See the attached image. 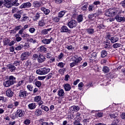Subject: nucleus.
<instances>
[{"label":"nucleus","instance_id":"obj_1","mask_svg":"<svg viewBox=\"0 0 125 125\" xmlns=\"http://www.w3.org/2000/svg\"><path fill=\"white\" fill-rule=\"evenodd\" d=\"M16 83V78L13 76H10L9 78L5 80L3 83V85L6 87H9L10 85L14 84Z\"/></svg>","mask_w":125,"mask_h":125},{"label":"nucleus","instance_id":"obj_2","mask_svg":"<svg viewBox=\"0 0 125 125\" xmlns=\"http://www.w3.org/2000/svg\"><path fill=\"white\" fill-rule=\"evenodd\" d=\"M49 72H50V69L46 67L41 68L36 71V73L38 75H46V74H48Z\"/></svg>","mask_w":125,"mask_h":125},{"label":"nucleus","instance_id":"obj_3","mask_svg":"<svg viewBox=\"0 0 125 125\" xmlns=\"http://www.w3.org/2000/svg\"><path fill=\"white\" fill-rule=\"evenodd\" d=\"M116 14H117V11L114 9H109L106 11L105 13V16H107L108 17H114Z\"/></svg>","mask_w":125,"mask_h":125},{"label":"nucleus","instance_id":"obj_4","mask_svg":"<svg viewBox=\"0 0 125 125\" xmlns=\"http://www.w3.org/2000/svg\"><path fill=\"white\" fill-rule=\"evenodd\" d=\"M30 56H31V52L28 51L23 52L21 56V61L27 60Z\"/></svg>","mask_w":125,"mask_h":125},{"label":"nucleus","instance_id":"obj_5","mask_svg":"<svg viewBox=\"0 0 125 125\" xmlns=\"http://www.w3.org/2000/svg\"><path fill=\"white\" fill-rule=\"evenodd\" d=\"M69 28L70 29H73V28H75V27H76L77 25V21L75 20H73L72 21H70L67 24Z\"/></svg>","mask_w":125,"mask_h":125},{"label":"nucleus","instance_id":"obj_6","mask_svg":"<svg viewBox=\"0 0 125 125\" xmlns=\"http://www.w3.org/2000/svg\"><path fill=\"white\" fill-rule=\"evenodd\" d=\"M32 7V3L30 2L22 3L20 6V8H30Z\"/></svg>","mask_w":125,"mask_h":125},{"label":"nucleus","instance_id":"obj_7","mask_svg":"<svg viewBox=\"0 0 125 125\" xmlns=\"http://www.w3.org/2000/svg\"><path fill=\"white\" fill-rule=\"evenodd\" d=\"M71 59H73V60H74V62L77 65L78 64H79V63H80V62H81L82 60H83V59H82V57H78V56L72 57Z\"/></svg>","mask_w":125,"mask_h":125},{"label":"nucleus","instance_id":"obj_8","mask_svg":"<svg viewBox=\"0 0 125 125\" xmlns=\"http://www.w3.org/2000/svg\"><path fill=\"white\" fill-rule=\"evenodd\" d=\"M52 37L49 39L44 38L42 40V42L43 43V44H49V43L52 42Z\"/></svg>","mask_w":125,"mask_h":125},{"label":"nucleus","instance_id":"obj_9","mask_svg":"<svg viewBox=\"0 0 125 125\" xmlns=\"http://www.w3.org/2000/svg\"><path fill=\"white\" fill-rule=\"evenodd\" d=\"M34 115L35 117H40L42 115V111L40 108H37L34 111Z\"/></svg>","mask_w":125,"mask_h":125},{"label":"nucleus","instance_id":"obj_10","mask_svg":"<svg viewBox=\"0 0 125 125\" xmlns=\"http://www.w3.org/2000/svg\"><path fill=\"white\" fill-rule=\"evenodd\" d=\"M24 115L25 112L21 109H18L16 113V116H18L20 118H22Z\"/></svg>","mask_w":125,"mask_h":125},{"label":"nucleus","instance_id":"obj_11","mask_svg":"<svg viewBox=\"0 0 125 125\" xmlns=\"http://www.w3.org/2000/svg\"><path fill=\"white\" fill-rule=\"evenodd\" d=\"M45 57H44L43 55L40 54L38 58V62H39V63H43V62H44V61H45Z\"/></svg>","mask_w":125,"mask_h":125},{"label":"nucleus","instance_id":"obj_12","mask_svg":"<svg viewBox=\"0 0 125 125\" xmlns=\"http://www.w3.org/2000/svg\"><path fill=\"white\" fill-rule=\"evenodd\" d=\"M12 0H4L5 1V6L7 8H10L12 6L11 4V1Z\"/></svg>","mask_w":125,"mask_h":125},{"label":"nucleus","instance_id":"obj_13","mask_svg":"<svg viewBox=\"0 0 125 125\" xmlns=\"http://www.w3.org/2000/svg\"><path fill=\"white\" fill-rule=\"evenodd\" d=\"M6 94L8 97H12L14 93H13V91H12L11 89L9 88L6 90Z\"/></svg>","mask_w":125,"mask_h":125},{"label":"nucleus","instance_id":"obj_14","mask_svg":"<svg viewBox=\"0 0 125 125\" xmlns=\"http://www.w3.org/2000/svg\"><path fill=\"white\" fill-rule=\"evenodd\" d=\"M19 96L20 97H26V96H28V92L24 90H21L19 92Z\"/></svg>","mask_w":125,"mask_h":125},{"label":"nucleus","instance_id":"obj_15","mask_svg":"<svg viewBox=\"0 0 125 125\" xmlns=\"http://www.w3.org/2000/svg\"><path fill=\"white\" fill-rule=\"evenodd\" d=\"M115 19L117 21V22H122L123 21H125V17H122L119 15H117L115 17Z\"/></svg>","mask_w":125,"mask_h":125},{"label":"nucleus","instance_id":"obj_16","mask_svg":"<svg viewBox=\"0 0 125 125\" xmlns=\"http://www.w3.org/2000/svg\"><path fill=\"white\" fill-rule=\"evenodd\" d=\"M38 50L39 52H42V53H43L44 52H45V51H46L47 48L46 47H44V46L42 45L38 48Z\"/></svg>","mask_w":125,"mask_h":125},{"label":"nucleus","instance_id":"obj_17","mask_svg":"<svg viewBox=\"0 0 125 125\" xmlns=\"http://www.w3.org/2000/svg\"><path fill=\"white\" fill-rule=\"evenodd\" d=\"M42 11H43L44 14L45 15H48L49 14V13L50 12V10L48 9L45 8V7H43L41 8Z\"/></svg>","mask_w":125,"mask_h":125},{"label":"nucleus","instance_id":"obj_18","mask_svg":"<svg viewBox=\"0 0 125 125\" xmlns=\"http://www.w3.org/2000/svg\"><path fill=\"white\" fill-rule=\"evenodd\" d=\"M33 5L35 8H39V7H41V4L39 1H34L33 2Z\"/></svg>","mask_w":125,"mask_h":125},{"label":"nucleus","instance_id":"obj_19","mask_svg":"<svg viewBox=\"0 0 125 125\" xmlns=\"http://www.w3.org/2000/svg\"><path fill=\"white\" fill-rule=\"evenodd\" d=\"M119 41V37L117 36H114L111 38L110 42L111 43H115V42H117Z\"/></svg>","mask_w":125,"mask_h":125},{"label":"nucleus","instance_id":"obj_20","mask_svg":"<svg viewBox=\"0 0 125 125\" xmlns=\"http://www.w3.org/2000/svg\"><path fill=\"white\" fill-rule=\"evenodd\" d=\"M37 107V105L36 104V103H32L31 104H28V108L30 110H33L34 109H36V107Z\"/></svg>","mask_w":125,"mask_h":125},{"label":"nucleus","instance_id":"obj_21","mask_svg":"<svg viewBox=\"0 0 125 125\" xmlns=\"http://www.w3.org/2000/svg\"><path fill=\"white\" fill-rule=\"evenodd\" d=\"M69 31V29L68 27L65 25L62 27L61 29V32L63 33H67Z\"/></svg>","mask_w":125,"mask_h":125},{"label":"nucleus","instance_id":"obj_22","mask_svg":"<svg viewBox=\"0 0 125 125\" xmlns=\"http://www.w3.org/2000/svg\"><path fill=\"white\" fill-rule=\"evenodd\" d=\"M98 15H99V14L97 13L91 14L88 16V18H89V20H91V19H93L94 17H96V16H98Z\"/></svg>","mask_w":125,"mask_h":125},{"label":"nucleus","instance_id":"obj_23","mask_svg":"<svg viewBox=\"0 0 125 125\" xmlns=\"http://www.w3.org/2000/svg\"><path fill=\"white\" fill-rule=\"evenodd\" d=\"M40 14L41 13H37L35 16H34L33 18V21H38V20L40 19V17H41Z\"/></svg>","mask_w":125,"mask_h":125},{"label":"nucleus","instance_id":"obj_24","mask_svg":"<svg viewBox=\"0 0 125 125\" xmlns=\"http://www.w3.org/2000/svg\"><path fill=\"white\" fill-rule=\"evenodd\" d=\"M65 91H70L71 90V85L69 83H66L64 86Z\"/></svg>","mask_w":125,"mask_h":125},{"label":"nucleus","instance_id":"obj_25","mask_svg":"<svg viewBox=\"0 0 125 125\" xmlns=\"http://www.w3.org/2000/svg\"><path fill=\"white\" fill-rule=\"evenodd\" d=\"M58 95L59 96H64L65 95V93L64 92V90L63 89H61L58 91Z\"/></svg>","mask_w":125,"mask_h":125},{"label":"nucleus","instance_id":"obj_26","mask_svg":"<svg viewBox=\"0 0 125 125\" xmlns=\"http://www.w3.org/2000/svg\"><path fill=\"white\" fill-rule=\"evenodd\" d=\"M38 24L39 27H43L45 25V22H44V20H41L39 21Z\"/></svg>","mask_w":125,"mask_h":125},{"label":"nucleus","instance_id":"obj_27","mask_svg":"<svg viewBox=\"0 0 125 125\" xmlns=\"http://www.w3.org/2000/svg\"><path fill=\"white\" fill-rule=\"evenodd\" d=\"M87 32L89 35H92V34H94L95 33L94 29L91 28L87 29Z\"/></svg>","mask_w":125,"mask_h":125},{"label":"nucleus","instance_id":"obj_28","mask_svg":"<svg viewBox=\"0 0 125 125\" xmlns=\"http://www.w3.org/2000/svg\"><path fill=\"white\" fill-rule=\"evenodd\" d=\"M65 11H62L60 12L58 14V17L59 18H62L63 16L65 15Z\"/></svg>","mask_w":125,"mask_h":125},{"label":"nucleus","instance_id":"obj_29","mask_svg":"<svg viewBox=\"0 0 125 125\" xmlns=\"http://www.w3.org/2000/svg\"><path fill=\"white\" fill-rule=\"evenodd\" d=\"M8 68L11 72H15V70H16V67L14 65H10L9 66Z\"/></svg>","mask_w":125,"mask_h":125},{"label":"nucleus","instance_id":"obj_30","mask_svg":"<svg viewBox=\"0 0 125 125\" xmlns=\"http://www.w3.org/2000/svg\"><path fill=\"white\" fill-rule=\"evenodd\" d=\"M107 54H108L107 53V51L105 50H103L101 52V57L102 58H104V57H106V56H107Z\"/></svg>","mask_w":125,"mask_h":125},{"label":"nucleus","instance_id":"obj_31","mask_svg":"<svg viewBox=\"0 0 125 125\" xmlns=\"http://www.w3.org/2000/svg\"><path fill=\"white\" fill-rule=\"evenodd\" d=\"M87 6H88V3H86L81 7L82 10H83V11H85V10H86V9L87 8Z\"/></svg>","mask_w":125,"mask_h":125},{"label":"nucleus","instance_id":"obj_32","mask_svg":"<svg viewBox=\"0 0 125 125\" xmlns=\"http://www.w3.org/2000/svg\"><path fill=\"white\" fill-rule=\"evenodd\" d=\"M41 108L42 109V110L45 111V112H48V111H49V108H48V107L45 105H42L41 106Z\"/></svg>","mask_w":125,"mask_h":125},{"label":"nucleus","instance_id":"obj_33","mask_svg":"<svg viewBox=\"0 0 125 125\" xmlns=\"http://www.w3.org/2000/svg\"><path fill=\"white\" fill-rule=\"evenodd\" d=\"M71 110L73 111H79L80 110V107L79 106H73L71 107Z\"/></svg>","mask_w":125,"mask_h":125},{"label":"nucleus","instance_id":"obj_34","mask_svg":"<svg viewBox=\"0 0 125 125\" xmlns=\"http://www.w3.org/2000/svg\"><path fill=\"white\" fill-rule=\"evenodd\" d=\"M14 18H16L17 20H20L21 19V15L19 14H14Z\"/></svg>","mask_w":125,"mask_h":125},{"label":"nucleus","instance_id":"obj_35","mask_svg":"<svg viewBox=\"0 0 125 125\" xmlns=\"http://www.w3.org/2000/svg\"><path fill=\"white\" fill-rule=\"evenodd\" d=\"M93 9H94V5L93 4H90L88 7V10L90 12H92L93 11Z\"/></svg>","mask_w":125,"mask_h":125},{"label":"nucleus","instance_id":"obj_36","mask_svg":"<svg viewBox=\"0 0 125 125\" xmlns=\"http://www.w3.org/2000/svg\"><path fill=\"white\" fill-rule=\"evenodd\" d=\"M23 83H24V80L19 81V82L16 84V86L17 87H19V86L23 85Z\"/></svg>","mask_w":125,"mask_h":125},{"label":"nucleus","instance_id":"obj_37","mask_svg":"<svg viewBox=\"0 0 125 125\" xmlns=\"http://www.w3.org/2000/svg\"><path fill=\"white\" fill-rule=\"evenodd\" d=\"M18 0H15L14 2H11L12 6L14 5L15 6H18L19 5V3L18 2Z\"/></svg>","mask_w":125,"mask_h":125},{"label":"nucleus","instance_id":"obj_38","mask_svg":"<svg viewBox=\"0 0 125 125\" xmlns=\"http://www.w3.org/2000/svg\"><path fill=\"white\" fill-rule=\"evenodd\" d=\"M42 99V97L40 96H37L34 98L35 102H39Z\"/></svg>","mask_w":125,"mask_h":125},{"label":"nucleus","instance_id":"obj_39","mask_svg":"<svg viewBox=\"0 0 125 125\" xmlns=\"http://www.w3.org/2000/svg\"><path fill=\"white\" fill-rule=\"evenodd\" d=\"M83 20V15H81L78 16L77 18L78 21L80 22H82Z\"/></svg>","mask_w":125,"mask_h":125},{"label":"nucleus","instance_id":"obj_40","mask_svg":"<svg viewBox=\"0 0 125 125\" xmlns=\"http://www.w3.org/2000/svg\"><path fill=\"white\" fill-rule=\"evenodd\" d=\"M104 44H105V46H104L105 48H107V47H108L110 44V41L106 40L104 42Z\"/></svg>","mask_w":125,"mask_h":125},{"label":"nucleus","instance_id":"obj_41","mask_svg":"<svg viewBox=\"0 0 125 125\" xmlns=\"http://www.w3.org/2000/svg\"><path fill=\"white\" fill-rule=\"evenodd\" d=\"M103 72H104V73H108L109 69V68H108V67L104 66L103 67Z\"/></svg>","mask_w":125,"mask_h":125},{"label":"nucleus","instance_id":"obj_42","mask_svg":"<svg viewBox=\"0 0 125 125\" xmlns=\"http://www.w3.org/2000/svg\"><path fill=\"white\" fill-rule=\"evenodd\" d=\"M121 43H116L113 44L112 46L114 48H118V47H120L121 46Z\"/></svg>","mask_w":125,"mask_h":125},{"label":"nucleus","instance_id":"obj_43","mask_svg":"<svg viewBox=\"0 0 125 125\" xmlns=\"http://www.w3.org/2000/svg\"><path fill=\"white\" fill-rule=\"evenodd\" d=\"M35 85L37 86V87H41L42 86V83L40 81H37L35 83Z\"/></svg>","mask_w":125,"mask_h":125},{"label":"nucleus","instance_id":"obj_44","mask_svg":"<svg viewBox=\"0 0 125 125\" xmlns=\"http://www.w3.org/2000/svg\"><path fill=\"white\" fill-rule=\"evenodd\" d=\"M4 45H7L9 43V40L7 38H5L3 41Z\"/></svg>","mask_w":125,"mask_h":125},{"label":"nucleus","instance_id":"obj_45","mask_svg":"<svg viewBox=\"0 0 125 125\" xmlns=\"http://www.w3.org/2000/svg\"><path fill=\"white\" fill-rule=\"evenodd\" d=\"M65 65H66V64L63 63L62 62H59L58 64V67H60V68H63L64 66H65Z\"/></svg>","mask_w":125,"mask_h":125},{"label":"nucleus","instance_id":"obj_46","mask_svg":"<svg viewBox=\"0 0 125 125\" xmlns=\"http://www.w3.org/2000/svg\"><path fill=\"white\" fill-rule=\"evenodd\" d=\"M27 88L30 91H33L34 87L32 85H28L27 86Z\"/></svg>","mask_w":125,"mask_h":125},{"label":"nucleus","instance_id":"obj_47","mask_svg":"<svg viewBox=\"0 0 125 125\" xmlns=\"http://www.w3.org/2000/svg\"><path fill=\"white\" fill-rule=\"evenodd\" d=\"M96 56H97V53H96V52H94V53H92L91 58L93 59H96Z\"/></svg>","mask_w":125,"mask_h":125},{"label":"nucleus","instance_id":"obj_48","mask_svg":"<svg viewBox=\"0 0 125 125\" xmlns=\"http://www.w3.org/2000/svg\"><path fill=\"white\" fill-rule=\"evenodd\" d=\"M63 57H64V54H63V53H61L58 56V58L60 60H62V59H63Z\"/></svg>","mask_w":125,"mask_h":125},{"label":"nucleus","instance_id":"obj_49","mask_svg":"<svg viewBox=\"0 0 125 125\" xmlns=\"http://www.w3.org/2000/svg\"><path fill=\"white\" fill-rule=\"evenodd\" d=\"M66 48L68 50H74V47H73V46L72 45H67L66 46Z\"/></svg>","mask_w":125,"mask_h":125},{"label":"nucleus","instance_id":"obj_50","mask_svg":"<svg viewBox=\"0 0 125 125\" xmlns=\"http://www.w3.org/2000/svg\"><path fill=\"white\" fill-rule=\"evenodd\" d=\"M32 57L33 58V60H36L37 59H38V58H39V55H38L37 54H34L33 55Z\"/></svg>","mask_w":125,"mask_h":125},{"label":"nucleus","instance_id":"obj_51","mask_svg":"<svg viewBox=\"0 0 125 125\" xmlns=\"http://www.w3.org/2000/svg\"><path fill=\"white\" fill-rule=\"evenodd\" d=\"M77 65H78L75 62H73L72 63H70V66L71 68H73V67L75 66H77Z\"/></svg>","mask_w":125,"mask_h":125},{"label":"nucleus","instance_id":"obj_52","mask_svg":"<svg viewBox=\"0 0 125 125\" xmlns=\"http://www.w3.org/2000/svg\"><path fill=\"white\" fill-rule=\"evenodd\" d=\"M31 121L29 119H26L24 121V125H30Z\"/></svg>","mask_w":125,"mask_h":125},{"label":"nucleus","instance_id":"obj_53","mask_svg":"<svg viewBox=\"0 0 125 125\" xmlns=\"http://www.w3.org/2000/svg\"><path fill=\"white\" fill-rule=\"evenodd\" d=\"M22 48H23V45H19L17 47L15 48L16 50H21V49H22Z\"/></svg>","mask_w":125,"mask_h":125},{"label":"nucleus","instance_id":"obj_54","mask_svg":"<svg viewBox=\"0 0 125 125\" xmlns=\"http://www.w3.org/2000/svg\"><path fill=\"white\" fill-rule=\"evenodd\" d=\"M20 64V61H15L13 63L14 66H17Z\"/></svg>","mask_w":125,"mask_h":125},{"label":"nucleus","instance_id":"obj_55","mask_svg":"<svg viewBox=\"0 0 125 125\" xmlns=\"http://www.w3.org/2000/svg\"><path fill=\"white\" fill-rule=\"evenodd\" d=\"M29 31L30 33H31L32 34H33V33H35V32L36 31V29H35L34 28H30L29 29Z\"/></svg>","mask_w":125,"mask_h":125},{"label":"nucleus","instance_id":"obj_56","mask_svg":"<svg viewBox=\"0 0 125 125\" xmlns=\"http://www.w3.org/2000/svg\"><path fill=\"white\" fill-rule=\"evenodd\" d=\"M46 78V76H39L38 80L39 81H42V80H44Z\"/></svg>","mask_w":125,"mask_h":125},{"label":"nucleus","instance_id":"obj_57","mask_svg":"<svg viewBox=\"0 0 125 125\" xmlns=\"http://www.w3.org/2000/svg\"><path fill=\"white\" fill-rule=\"evenodd\" d=\"M46 78H47V80H49V79H51L52 78V73H50L46 76Z\"/></svg>","mask_w":125,"mask_h":125},{"label":"nucleus","instance_id":"obj_58","mask_svg":"<svg viewBox=\"0 0 125 125\" xmlns=\"http://www.w3.org/2000/svg\"><path fill=\"white\" fill-rule=\"evenodd\" d=\"M28 18H29V17H23L21 18V22H23V21H26V20L27 19H28Z\"/></svg>","mask_w":125,"mask_h":125},{"label":"nucleus","instance_id":"obj_59","mask_svg":"<svg viewBox=\"0 0 125 125\" xmlns=\"http://www.w3.org/2000/svg\"><path fill=\"white\" fill-rule=\"evenodd\" d=\"M17 10H18V9H17V8L13 7H12V13H15V12H16Z\"/></svg>","mask_w":125,"mask_h":125},{"label":"nucleus","instance_id":"obj_60","mask_svg":"<svg viewBox=\"0 0 125 125\" xmlns=\"http://www.w3.org/2000/svg\"><path fill=\"white\" fill-rule=\"evenodd\" d=\"M42 33L43 35H47V34H48V33L47 32V31L46 30V29L42 30Z\"/></svg>","mask_w":125,"mask_h":125},{"label":"nucleus","instance_id":"obj_61","mask_svg":"<svg viewBox=\"0 0 125 125\" xmlns=\"http://www.w3.org/2000/svg\"><path fill=\"white\" fill-rule=\"evenodd\" d=\"M120 118L122 119L123 120H125V112H123L122 113V114L120 115Z\"/></svg>","mask_w":125,"mask_h":125},{"label":"nucleus","instance_id":"obj_62","mask_svg":"<svg viewBox=\"0 0 125 125\" xmlns=\"http://www.w3.org/2000/svg\"><path fill=\"white\" fill-rule=\"evenodd\" d=\"M16 41L17 42H21V41H22V38L21 37H16Z\"/></svg>","mask_w":125,"mask_h":125},{"label":"nucleus","instance_id":"obj_63","mask_svg":"<svg viewBox=\"0 0 125 125\" xmlns=\"http://www.w3.org/2000/svg\"><path fill=\"white\" fill-rule=\"evenodd\" d=\"M54 20L55 22L58 23V22H59V20H60V19H59L57 17H56L54 18Z\"/></svg>","mask_w":125,"mask_h":125},{"label":"nucleus","instance_id":"obj_64","mask_svg":"<svg viewBox=\"0 0 125 125\" xmlns=\"http://www.w3.org/2000/svg\"><path fill=\"white\" fill-rule=\"evenodd\" d=\"M121 4L122 5V6H123V7H125V0L124 1H122L121 2Z\"/></svg>","mask_w":125,"mask_h":125}]
</instances>
